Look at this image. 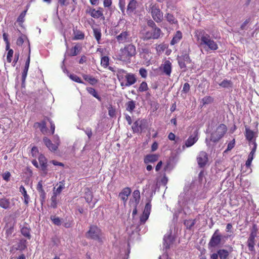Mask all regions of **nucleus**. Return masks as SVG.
<instances>
[{"mask_svg":"<svg viewBox=\"0 0 259 259\" xmlns=\"http://www.w3.org/2000/svg\"><path fill=\"white\" fill-rule=\"evenodd\" d=\"M220 259H227L229 255V251L225 249H220L218 250Z\"/></svg>","mask_w":259,"mask_h":259,"instance_id":"nucleus-35","label":"nucleus"},{"mask_svg":"<svg viewBox=\"0 0 259 259\" xmlns=\"http://www.w3.org/2000/svg\"><path fill=\"white\" fill-rule=\"evenodd\" d=\"M126 0H119V8L122 13H124L125 10Z\"/></svg>","mask_w":259,"mask_h":259,"instance_id":"nucleus-50","label":"nucleus"},{"mask_svg":"<svg viewBox=\"0 0 259 259\" xmlns=\"http://www.w3.org/2000/svg\"><path fill=\"white\" fill-rule=\"evenodd\" d=\"M130 36V34L128 31H123L116 36V39L119 44H124L129 41Z\"/></svg>","mask_w":259,"mask_h":259,"instance_id":"nucleus-15","label":"nucleus"},{"mask_svg":"<svg viewBox=\"0 0 259 259\" xmlns=\"http://www.w3.org/2000/svg\"><path fill=\"white\" fill-rule=\"evenodd\" d=\"M133 200H131L130 201V203L136 204V205H138L140 199V192L139 190H136L133 192Z\"/></svg>","mask_w":259,"mask_h":259,"instance_id":"nucleus-28","label":"nucleus"},{"mask_svg":"<svg viewBox=\"0 0 259 259\" xmlns=\"http://www.w3.org/2000/svg\"><path fill=\"white\" fill-rule=\"evenodd\" d=\"M82 77L85 81H88L91 85H95L98 82L97 79L91 75L84 74L82 75Z\"/></svg>","mask_w":259,"mask_h":259,"instance_id":"nucleus-33","label":"nucleus"},{"mask_svg":"<svg viewBox=\"0 0 259 259\" xmlns=\"http://www.w3.org/2000/svg\"><path fill=\"white\" fill-rule=\"evenodd\" d=\"M166 21L170 24H177L178 22L175 17L171 13H167L164 16Z\"/></svg>","mask_w":259,"mask_h":259,"instance_id":"nucleus-32","label":"nucleus"},{"mask_svg":"<svg viewBox=\"0 0 259 259\" xmlns=\"http://www.w3.org/2000/svg\"><path fill=\"white\" fill-rule=\"evenodd\" d=\"M117 77L122 88L130 87L137 82V77L135 74L128 73L123 69H118Z\"/></svg>","mask_w":259,"mask_h":259,"instance_id":"nucleus-2","label":"nucleus"},{"mask_svg":"<svg viewBox=\"0 0 259 259\" xmlns=\"http://www.w3.org/2000/svg\"><path fill=\"white\" fill-rule=\"evenodd\" d=\"M213 99L210 96H206L202 99L203 104H208L213 102Z\"/></svg>","mask_w":259,"mask_h":259,"instance_id":"nucleus-56","label":"nucleus"},{"mask_svg":"<svg viewBox=\"0 0 259 259\" xmlns=\"http://www.w3.org/2000/svg\"><path fill=\"white\" fill-rule=\"evenodd\" d=\"M108 114L111 117H113L115 115V109L110 105L108 107Z\"/></svg>","mask_w":259,"mask_h":259,"instance_id":"nucleus-54","label":"nucleus"},{"mask_svg":"<svg viewBox=\"0 0 259 259\" xmlns=\"http://www.w3.org/2000/svg\"><path fill=\"white\" fill-rule=\"evenodd\" d=\"M182 33L181 32V31H177L172 40L170 41V45H174L178 43L182 38Z\"/></svg>","mask_w":259,"mask_h":259,"instance_id":"nucleus-29","label":"nucleus"},{"mask_svg":"<svg viewBox=\"0 0 259 259\" xmlns=\"http://www.w3.org/2000/svg\"><path fill=\"white\" fill-rule=\"evenodd\" d=\"M149 215L143 213V214L140 217V222L141 224H144L146 221L148 220Z\"/></svg>","mask_w":259,"mask_h":259,"instance_id":"nucleus-58","label":"nucleus"},{"mask_svg":"<svg viewBox=\"0 0 259 259\" xmlns=\"http://www.w3.org/2000/svg\"><path fill=\"white\" fill-rule=\"evenodd\" d=\"M85 13L90 15L92 18L95 19H99L105 20V16L103 14V8L98 7L97 10L93 7H88L85 10Z\"/></svg>","mask_w":259,"mask_h":259,"instance_id":"nucleus-9","label":"nucleus"},{"mask_svg":"<svg viewBox=\"0 0 259 259\" xmlns=\"http://www.w3.org/2000/svg\"><path fill=\"white\" fill-rule=\"evenodd\" d=\"M102 230L96 225H91L89 230L85 233V237L88 239L102 242Z\"/></svg>","mask_w":259,"mask_h":259,"instance_id":"nucleus-7","label":"nucleus"},{"mask_svg":"<svg viewBox=\"0 0 259 259\" xmlns=\"http://www.w3.org/2000/svg\"><path fill=\"white\" fill-rule=\"evenodd\" d=\"M25 241H21L18 244V247L17 249L20 250H23L26 248V246L25 244Z\"/></svg>","mask_w":259,"mask_h":259,"instance_id":"nucleus-59","label":"nucleus"},{"mask_svg":"<svg viewBox=\"0 0 259 259\" xmlns=\"http://www.w3.org/2000/svg\"><path fill=\"white\" fill-rule=\"evenodd\" d=\"M38 154V150L36 147H33L31 149V154L33 157H36Z\"/></svg>","mask_w":259,"mask_h":259,"instance_id":"nucleus-63","label":"nucleus"},{"mask_svg":"<svg viewBox=\"0 0 259 259\" xmlns=\"http://www.w3.org/2000/svg\"><path fill=\"white\" fill-rule=\"evenodd\" d=\"M65 188V181L64 180H62L56 184L55 186L53 188V192L58 195H59Z\"/></svg>","mask_w":259,"mask_h":259,"instance_id":"nucleus-19","label":"nucleus"},{"mask_svg":"<svg viewBox=\"0 0 259 259\" xmlns=\"http://www.w3.org/2000/svg\"><path fill=\"white\" fill-rule=\"evenodd\" d=\"M82 46L79 43H77L75 45L71 48L68 52V56L70 57H73L77 56L81 51Z\"/></svg>","mask_w":259,"mask_h":259,"instance_id":"nucleus-18","label":"nucleus"},{"mask_svg":"<svg viewBox=\"0 0 259 259\" xmlns=\"http://www.w3.org/2000/svg\"><path fill=\"white\" fill-rule=\"evenodd\" d=\"M147 125V122L146 119H138L134 122L132 129L134 133L141 134L146 128Z\"/></svg>","mask_w":259,"mask_h":259,"instance_id":"nucleus-11","label":"nucleus"},{"mask_svg":"<svg viewBox=\"0 0 259 259\" xmlns=\"http://www.w3.org/2000/svg\"><path fill=\"white\" fill-rule=\"evenodd\" d=\"M38 159L40 166L41 170L43 171L44 174L46 175L48 174V160L46 157L40 154L38 157Z\"/></svg>","mask_w":259,"mask_h":259,"instance_id":"nucleus-17","label":"nucleus"},{"mask_svg":"<svg viewBox=\"0 0 259 259\" xmlns=\"http://www.w3.org/2000/svg\"><path fill=\"white\" fill-rule=\"evenodd\" d=\"M219 85L224 88H231L233 86V83L231 80L228 79H224Z\"/></svg>","mask_w":259,"mask_h":259,"instance_id":"nucleus-43","label":"nucleus"},{"mask_svg":"<svg viewBox=\"0 0 259 259\" xmlns=\"http://www.w3.org/2000/svg\"><path fill=\"white\" fill-rule=\"evenodd\" d=\"M11 202L10 199L5 197L0 198V207L5 209L10 208Z\"/></svg>","mask_w":259,"mask_h":259,"instance_id":"nucleus-27","label":"nucleus"},{"mask_svg":"<svg viewBox=\"0 0 259 259\" xmlns=\"http://www.w3.org/2000/svg\"><path fill=\"white\" fill-rule=\"evenodd\" d=\"M196 222V220H186L184 221V224L187 229L191 230Z\"/></svg>","mask_w":259,"mask_h":259,"instance_id":"nucleus-39","label":"nucleus"},{"mask_svg":"<svg viewBox=\"0 0 259 259\" xmlns=\"http://www.w3.org/2000/svg\"><path fill=\"white\" fill-rule=\"evenodd\" d=\"M253 147L251 149V151L249 154L248 155L247 160L246 161L245 165L246 167H249L251 165V162L252 160L254 158V155L255 154V153L256 152V147H257V144L255 143V142H253Z\"/></svg>","mask_w":259,"mask_h":259,"instance_id":"nucleus-20","label":"nucleus"},{"mask_svg":"<svg viewBox=\"0 0 259 259\" xmlns=\"http://www.w3.org/2000/svg\"><path fill=\"white\" fill-rule=\"evenodd\" d=\"M148 12L150 13L152 18L156 23H160L163 20V13L160 9L158 4L151 3L149 6Z\"/></svg>","mask_w":259,"mask_h":259,"instance_id":"nucleus-6","label":"nucleus"},{"mask_svg":"<svg viewBox=\"0 0 259 259\" xmlns=\"http://www.w3.org/2000/svg\"><path fill=\"white\" fill-rule=\"evenodd\" d=\"M194 136L191 135L189 137L188 139L186 141L185 145L187 147H190L193 146L198 140V132L196 131Z\"/></svg>","mask_w":259,"mask_h":259,"instance_id":"nucleus-21","label":"nucleus"},{"mask_svg":"<svg viewBox=\"0 0 259 259\" xmlns=\"http://www.w3.org/2000/svg\"><path fill=\"white\" fill-rule=\"evenodd\" d=\"M69 77L70 79H71L72 80L76 82L83 83V82L82 81L81 78L75 74H70Z\"/></svg>","mask_w":259,"mask_h":259,"instance_id":"nucleus-51","label":"nucleus"},{"mask_svg":"<svg viewBox=\"0 0 259 259\" xmlns=\"http://www.w3.org/2000/svg\"><path fill=\"white\" fill-rule=\"evenodd\" d=\"M245 137L249 141H251L253 139L255 133L248 128H245Z\"/></svg>","mask_w":259,"mask_h":259,"instance_id":"nucleus-37","label":"nucleus"},{"mask_svg":"<svg viewBox=\"0 0 259 259\" xmlns=\"http://www.w3.org/2000/svg\"><path fill=\"white\" fill-rule=\"evenodd\" d=\"M126 110L132 113L136 107L135 102L133 100L128 101L126 104Z\"/></svg>","mask_w":259,"mask_h":259,"instance_id":"nucleus-41","label":"nucleus"},{"mask_svg":"<svg viewBox=\"0 0 259 259\" xmlns=\"http://www.w3.org/2000/svg\"><path fill=\"white\" fill-rule=\"evenodd\" d=\"M112 4V0H104L103 6L104 8H110Z\"/></svg>","mask_w":259,"mask_h":259,"instance_id":"nucleus-60","label":"nucleus"},{"mask_svg":"<svg viewBox=\"0 0 259 259\" xmlns=\"http://www.w3.org/2000/svg\"><path fill=\"white\" fill-rule=\"evenodd\" d=\"M227 130V127L225 124H220L215 130L210 133L209 140L206 139L205 142L207 146H209L210 145V142H212L213 143L218 142L224 136Z\"/></svg>","mask_w":259,"mask_h":259,"instance_id":"nucleus-3","label":"nucleus"},{"mask_svg":"<svg viewBox=\"0 0 259 259\" xmlns=\"http://www.w3.org/2000/svg\"><path fill=\"white\" fill-rule=\"evenodd\" d=\"M25 37V35H21L19 36L17 39V45L19 46H22L24 43V39Z\"/></svg>","mask_w":259,"mask_h":259,"instance_id":"nucleus-61","label":"nucleus"},{"mask_svg":"<svg viewBox=\"0 0 259 259\" xmlns=\"http://www.w3.org/2000/svg\"><path fill=\"white\" fill-rule=\"evenodd\" d=\"M28 8H27L25 10L23 11L19 16L17 18V21L19 23H23L24 21V18L26 16V13L27 12Z\"/></svg>","mask_w":259,"mask_h":259,"instance_id":"nucleus-48","label":"nucleus"},{"mask_svg":"<svg viewBox=\"0 0 259 259\" xmlns=\"http://www.w3.org/2000/svg\"><path fill=\"white\" fill-rule=\"evenodd\" d=\"M50 219L52 221L54 224L60 226L61 224V221L59 217H56L55 215H51L50 217Z\"/></svg>","mask_w":259,"mask_h":259,"instance_id":"nucleus-49","label":"nucleus"},{"mask_svg":"<svg viewBox=\"0 0 259 259\" xmlns=\"http://www.w3.org/2000/svg\"><path fill=\"white\" fill-rule=\"evenodd\" d=\"M148 89H149V88H148V86L147 82L145 81H142L140 83V84L137 90V91L138 92L142 93V92L147 91Z\"/></svg>","mask_w":259,"mask_h":259,"instance_id":"nucleus-42","label":"nucleus"},{"mask_svg":"<svg viewBox=\"0 0 259 259\" xmlns=\"http://www.w3.org/2000/svg\"><path fill=\"white\" fill-rule=\"evenodd\" d=\"M136 53V47L134 45H126L123 48L120 49L118 55L119 59L123 62H130L131 58L135 56Z\"/></svg>","mask_w":259,"mask_h":259,"instance_id":"nucleus-5","label":"nucleus"},{"mask_svg":"<svg viewBox=\"0 0 259 259\" xmlns=\"http://www.w3.org/2000/svg\"><path fill=\"white\" fill-rule=\"evenodd\" d=\"M109 64V58L108 56H103L101 59V65L102 67L106 68Z\"/></svg>","mask_w":259,"mask_h":259,"instance_id":"nucleus-45","label":"nucleus"},{"mask_svg":"<svg viewBox=\"0 0 259 259\" xmlns=\"http://www.w3.org/2000/svg\"><path fill=\"white\" fill-rule=\"evenodd\" d=\"M190 84L186 82L184 84L182 92L184 93H187L190 91Z\"/></svg>","mask_w":259,"mask_h":259,"instance_id":"nucleus-57","label":"nucleus"},{"mask_svg":"<svg viewBox=\"0 0 259 259\" xmlns=\"http://www.w3.org/2000/svg\"><path fill=\"white\" fill-rule=\"evenodd\" d=\"M246 244L248 248V250L251 252H254L255 251V238L248 237Z\"/></svg>","mask_w":259,"mask_h":259,"instance_id":"nucleus-23","label":"nucleus"},{"mask_svg":"<svg viewBox=\"0 0 259 259\" xmlns=\"http://www.w3.org/2000/svg\"><path fill=\"white\" fill-rule=\"evenodd\" d=\"M86 90L90 94L92 95L93 97L96 98L98 101H101V98L98 94L95 89L91 87H87Z\"/></svg>","mask_w":259,"mask_h":259,"instance_id":"nucleus-36","label":"nucleus"},{"mask_svg":"<svg viewBox=\"0 0 259 259\" xmlns=\"http://www.w3.org/2000/svg\"><path fill=\"white\" fill-rule=\"evenodd\" d=\"M30 61V56L29 55L27 58V59L25 62V67H24V68L23 69L22 74V83H24L25 81V79H26V78L27 76V72H28V70L29 67Z\"/></svg>","mask_w":259,"mask_h":259,"instance_id":"nucleus-25","label":"nucleus"},{"mask_svg":"<svg viewBox=\"0 0 259 259\" xmlns=\"http://www.w3.org/2000/svg\"><path fill=\"white\" fill-rule=\"evenodd\" d=\"M139 55L146 64H149L152 58L151 49L146 46L139 49Z\"/></svg>","mask_w":259,"mask_h":259,"instance_id":"nucleus-12","label":"nucleus"},{"mask_svg":"<svg viewBox=\"0 0 259 259\" xmlns=\"http://www.w3.org/2000/svg\"><path fill=\"white\" fill-rule=\"evenodd\" d=\"M22 234L28 239L30 238V229L27 227H23L21 229Z\"/></svg>","mask_w":259,"mask_h":259,"instance_id":"nucleus-47","label":"nucleus"},{"mask_svg":"<svg viewBox=\"0 0 259 259\" xmlns=\"http://www.w3.org/2000/svg\"><path fill=\"white\" fill-rule=\"evenodd\" d=\"M14 231V227H11L9 228H8L6 231V235L7 237H10Z\"/></svg>","mask_w":259,"mask_h":259,"instance_id":"nucleus-64","label":"nucleus"},{"mask_svg":"<svg viewBox=\"0 0 259 259\" xmlns=\"http://www.w3.org/2000/svg\"><path fill=\"white\" fill-rule=\"evenodd\" d=\"M235 139H233L231 142H230L228 145H227V148L226 150L224 151V152H227V151L231 150L235 146Z\"/></svg>","mask_w":259,"mask_h":259,"instance_id":"nucleus-53","label":"nucleus"},{"mask_svg":"<svg viewBox=\"0 0 259 259\" xmlns=\"http://www.w3.org/2000/svg\"><path fill=\"white\" fill-rule=\"evenodd\" d=\"M162 73L167 76H170L172 71V64L169 60H165L160 67Z\"/></svg>","mask_w":259,"mask_h":259,"instance_id":"nucleus-14","label":"nucleus"},{"mask_svg":"<svg viewBox=\"0 0 259 259\" xmlns=\"http://www.w3.org/2000/svg\"><path fill=\"white\" fill-rule=\"evenodd\" d=\"M84 197L85 198L86 202L89 204L93 200V194L92 192L89 188H86L85 189V193Z\"/></svg>","mask_w":259,"mask_h":259,"instance_id":"nucleus-31","label":"nucleus"},{"mask_svg":"<svg viewBox=\"0 0 259 259\" xmlns=\"http://www.w3.org/2000/svg\"><path fill=\"white\" fill-rule=\"evenodd\" d=\"M34 127H39L41 132L45 134L47 131L46 122L42 120L40 122H35L34 124Z\"/></svg>","mask_w":259,"mask_h":259,"instance_id":"nucleus-30","label":"nucleus"},{"mask_svg":"<svg viewBox=\"0 0 259 259\" xmlns=\"http://www.w3.org/2000/svg\"><path fill=\"white\" fill-rule=\"evenodd\" d=\"M222 236L219 229H217L212 235L208 243V248L209 250L215 248L221 243Z\"/></svg>","mask_w":259,"mask_h":259,"instance_id":"nucleus-8","label":"nucleus"},{"mask_svg":"<svg viewBox=\"0 0 259 259\" xmlns=\"http://www.w3.org/2000/svg\"><path fill=\"white\" fill-rule=\"evenodd\" d=\"M159 158V155L156 154H148L147 155L144 159V162L145 163H148L150 162L153 163L158 160Z\"/></svg>","mask_w":259,"mask_h":259,"instance_id":"nucleus-24","label":"nucleus"},{"mask_svg":"<svg viewBox=\"0 0 259 259\" xmlns=\"http://www.w3.org/2000/svg\"><path fill=\"white\" fill-rule=\"evenodd\" d=\"M194 36L201 46L207 48L211 51H215L218 49V44L211 39L209 34L204 30H196L194 33Z\"/></svg>","mask_w":259,"mask_h":259,"instance_id":"nucleus-1","label":"nucleus"},{"mask_svg":"<svg viewBox=\"0 0 259 259\" xmlns=\"http://www.w3.org/2000/svg\"><path fill=\"white\" fill-rule=\"evenodd\" d=\"M190 49L187 51H183L180 56H178L177 60L178 64L181 69H185L186 68V63H190L192 61L190 56Z\"/></svg>","mask_w":259,"mask_h":259,"instance_id":"nucleus-10","label":"nucleus"},{"mask_svg":"<svg viewBox=\"0 0 259 259\" xmlns=\"http://www.w3.org/2000/svg\"><path fill=\"white\" fill-rule=\"evenodd\" d=\"M138 7V2L136 0H130L126 8V13L128 16H132L136 13V10Z\"/></svg>","mask_w":259,"mask_h":259,"instance_id":"nucleus-16","label":"nucleus"},{"mask_svg":"<svg viewBox=\"0 0 259 259\" xmlns=\"http://www.w3.org/2000/svg\"><path fill=\"white\" fill-rule=\"evenodd\" d=\"M151 24V28L145 29L142 32V39L144 41L150 39H157L160 38L162 34L161 29L157 27L153 21H152Z\"/></svg>","mask_w":259,"mask_h":259,"instance_id":"nucleus-4","label":"nucleus"},{"mask_svg":"<svg viewBox=\"0 0 259 259\" xmlns=\"http://www.w3.org/2000/svg\"><path fill=\"white\" fill-rule=\"evenodd\" d=\"M20 192L22 193V194L23 195L24 198V203L27 205L29 202V196L27 194V192L26 189H25L24 187L23 186H21L20 187Z\"/></svg>","mask_w":259,"mask_h":259,"instance_id":"nucleus-34","label":"nucleus"},{"mask_svg":"<svg viewBox=\"0 0 259 259\" xmlns=\"http://www.w3.org/2000/svg\"><path fill=\"white\" fill-rule=\"evenodd\" d=\"M94 36L97 40L98 44H100V41L101 38V31L99 28H93Z\"/></svg>","mask_w":259,"mask_h":259,"instance_id":"nucleus-40","label":"nucleus"},{"mask_svg":"<svg viewBox=\"0 0 259 259\" xmlns=\"http://www.w3.org/2000/svg\"><path fill=\"white\" fill-rule=\"evenodd\" d=\"M139 73L143 78H146L147 76V70L144 68H141L140 69Z\"/></svg>","mask_w":259,"mask_h":259,"instance_id":"nucleus-62","label":"nucleus"},{"mask_svg":"<svg viewBox=\"0 0 259 259\" xmlns=\"http://www.w3.org/2000/svg\"><path fill=\"white\" fill-rule=\"evenodd\" d=\"M14 51L12 49L9 50L7 55V61L8 63H11L12 60V57L13 56Z\"/></svg>","mask_w":259,"mask_h":259,"instance_id":"nucleus-55","label":"nucleus"},{"mask_svg":"<svg viewBox=\"0 0 259 259\" xmlns=\"http://www.w3.org/2000/svg\"><path fill=\"white\" fill-rule=\"evenodd\" d=\"M131 193V189L129 187L124 188L121 192L119 194V197L124 202L126 203L128 196Z\"/></svg>","mask_w":259,"mask_h":259,"instance_id":"nucleus-22","label":"nucleus"},{"mask_svg":"<svg viewBox=\"0 0 259 259\" xmlns=\"http://www.w3.org/2000/svg\"><path fill=\"white\" fill-rule=\"evenodd\" d=\"M84 34L82 31L78 30L74 34L73 40H82L84 38Z\"/></svg>","mask_w":259,"mask_h":259,"instance_id":"nucleus-46","label":"nucleus"},{"mask_svg":"<svg viewBox=\"0 0 259 259\" xmlns=\"http://www.w3.org/2000/svg\"><path fill=\"white\" fill-rule=\"evenodd\" d=\"M43 141L45 145L52 151H55L57 150L58 147L52 143V141L47 137H45L43 139Z\"/></svg>","mask_w":259,"mask_h":259,"instance_id":"nucleus-26","label":"nucleus"},{"mask_svg":"<svg viewBox=\"0 0 259 259\" xmlns=\"http://www.w3.org/2000/svg\"><path fill=\"white\" fill-rule=\"evenodd\" d=\"M257 232H258V228H257V225L255 224H253L252 225V228L250 230V233L249 235V237L256 238Z\"/></svg>","mask_w":259,"mask_h":259,"instance_id":"nucleus-44","label":"nucleus"},{"mask_svg":"<svg viewBox=\"0 0 259 259\" xmlns=\"http://www.w3.org/2000/svg\"><path fill=\"white\" fill-rule=\"evenodd\" d=\"M58 195L53 192V195L51 198L50 206L53 208H56L57 207L58 201L57 196Z\"/></svg>","mask_w":259,"mask_h":259,"instance_id":"nucleus-38","label":"nucleus"},{"mask_svg":"<svg viewBox=\"0 0 259 259\" xmlns=\"http://www.w3.org/2000/svg\"><path fill=\"white\" fill-rule=\"evenodd\" d=\"M197 161L200 167H203L206 165L208 162V155L205 151L199 152L197 157Z\"/></svg>","mask_w":259,"mask_h":259,"instance_id":"nucleus-13","label":"nucleus"},{"mask_svg":"<svg viewBox=\"0 0 259 259\" xmlns=\"http://www.w3.org/2000/svg\"><path fill=\"white\" fill-rule=\"evenodd\" d=\"M151 209V204L150 201H149L145 205L143 213L150 215Z\"/></svg>","mask_w":259,"mask_h":259,"instance_id":"nucleus-52","label":"nucleus"}]
</instances>
